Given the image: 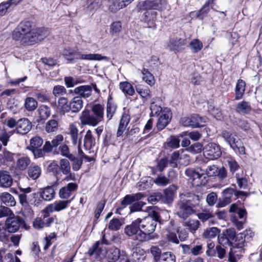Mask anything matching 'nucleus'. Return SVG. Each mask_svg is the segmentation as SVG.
Returning a JSON list of instances; mask_svg holds the SVG:
<instances>
[{
  "mask_svg": "<svg viewBox=\"0 0 262 262\" xmlns=\"http://www.w3.org/2000/svg\"><path fill=\"white\" fill-rule=\"evenodd\" d=\"M246 83L242 79L238 80L235 90V99L239 100L242 98L245 91Z\"/></svg>",
  "mask_w": 262,
  "mask_h": 262,
  "instance_id": "28",
  "label": "nucleus"
},
{
  "mask_svg": "<svg viewBox=\"0 0 262 262\" xmlns=\"http://www.w3.org/2000/svg\"><path fill=\"white\" fill-rule=\"evenodd\" d=\"M24 105L28 111L31 112L36 109L38 103L34 98L27 97L25 99Z\"/></svg>",
  "mask_w": 262,
  "mask_h": 262,
  "instance_id": "44",
  "label": "nucleus"
},
{
  "mask_svg": "<svg viewBox=\"0 0 262 262\" xmlns=\"http://www.w3.org/2000/svg\"><path fill=\"white\" fill-rule=\"evenodd\" d=\"M134 0H109L111 2L117 10L122 9L130 4Z\"/></svg>",
  "mask_w": 262,
  "mask_h": 262,
  "instance_id": "51",
  "label": "nucleus"
},
{
  "mask_svg": "<svg viewBox=\"0 0 262 262\" xmlns=\"http://www.w3.org/2000/svg\"><path fill=\"white\" fill-rule=\"evenodd\" d=\"M31 196L32 198L30 200L29 203L31 205L38 206L41 203L42 199L39 192L32 193Z\"/></svg>",
  "mask_w": 262,
  "mask_h": 262,
  "instance_id": "59",
  "label": "nucleus"
},
{
  "mask_svg": "<svg viewBox=\"0 0 262 262\" xmlns=\"http://www.w3.org/2000/svg\"><path fill=\"white\" fill-rule=\"evenodd\" d=\"M120 251L117 248H111L109 251L108 257L111 260V262H115L120 257Z\"/></svg>",
  "mask_w": 262,
  "mask_h": 262,
  "instance_id": "54",
  "label": "nucleus"
},
{
  "mask_svg": "<svg viewBox=\"0 0 262 262\" xmlns=\"http://www.w3.org/2000/svg\"><path fill=\"white\" fill-rule=\"evenodd\" d=\"M80 59L91 60H102L108 61L110 58L106 56H102L99 54H81Z\"/></svg>",
  "mask_w": 262,
  "mask_h": 262,
  "instance_id": "39",
  "label": "nucleus"
},
{
  "mask_svg": "<svg viewBox=\"0 0 262 262\" xmlns=\"http://www.w3.org/2000/svg\"><path fill=\"white\" fill-rule=\"evenodd\" d=\"M30 162L31 160L29 158L27 157H21L17 160L16 167L19 170H24L30 164Z\"/></svg>",
  "mask_w": 262,
  "mask_h": 262,
  "instance_id": "43",
  "label": "nucleus"
},
{
  "mask_svg": "<svg viewBox=\"0 0 262 262\" xmlns=\"http://www.w3.org/2000/svg\"><path fill=\"white\" fill-rule=\"evenodd\" d=\"M186 43L184 38L175 37L170 38L167 45V48L170 50H179Z\"/></svg>",
  "mask_w": 262,
  "mask_h": 262,
  "instance_id": "23",
  "label": "nucleus"
},
{
  "mask_svg": "<svg viewBox=\"0 0 262 262\" xmlns=\"http://www.w3.org/2000/svg\"><path fill=\"white\" fill-rule=\"evenodd\" d=\"M67 94L66 88L62 85H55L53 89V94L55 97L61 96Z\"/></svg>",
  "mask_w": 262,
  "mask_h": 262,
  "instance_id": "62",
  "label": "nucleus"
},
{
  "mask_svg": "<svg viewBox=\"0 0 262 262\" xmlns=\"http://www.w3.org/2000/svg\"><path fill=\"white\" fill-rule=\"evenodd\" d=\"M69 132L73 144L74 145L80 144L78 142V130L75 124H71L70 125Z\"/></svg>",
  "mask_w": 262,
  "mask_h": 262,
  "instance_id": "42",
  "label": "nucleus"
},
{
  "mask_svg": "<svg viewBox=\"0 0 262 262\" xmlns=\"http://www.w3.org/2000/svg\"><path fill=\"white\" fill-rule=\"evenodd\" d=\"M31 23L29 21H24L21 22L15 30L14 31L12 37L15 40H18L22 37V35L31 31Z\"/></svg>",
  "mask_w": 262,
  "mask_h": 262,
  "instance_id": "11",
  "label": "nucleus"
},
{
  "mask_svg": "<svg viewBox=\"0 0 262 262\" xmlns=\"http://www.w3.org/2000/svg\"><path fill=\"white\" fill-rule=\"evenodd\" d=\"M213 0H208L202 8L196 13V16L200 19H203L204 16L207 14L210 10V5L213 4Z\"/></svg>",
  "mask_w": 262,
  "mask_h": 262,
  "instance_id": "36",
  "label": "nucleus"
},
{
  "mask_svg": "<svg viewBox=\"0 0 262 262\" xmlns=\"http://www.w3.org/2000/svg\"><path fill=\"white\" fill-rule=\"evenodd\" d=\"M197 216L202 222H205L213 217L212 213L209 211L205 210L197 214Z\"/></svg>",
  "mask_w": 262,
  "mask_h": 262,
  "instance_id": "63",
  "label": "nucleus"
},
{
  "mask_svg": "<svg viewBox=\"0 0 262 262\" xmlns=\"http://www.w3.org/2000/svg\"><path fill=\"white\" fill-rule=\"evenodd\" d=\"M144 197L142 193L139 192L134 194H127L125 195L121 202L122 207H119L116 209V213H119V210L125 207L127 205L131 204L132 203L138 201Z\"/></svg>",
  "mask_w": 262,
  "mask_h": 262,
  "instance_id": "15",
  "label": "nucleus"
},
{
  "mask_svg": "<svg viewBox=\"0 0 262 262\" xmlns=\"http://www.w3.org/2000/svg\"><path fill=\"white\" fill-rule=\"evenodd\" d=\"M179 161V163L184 165H187L190 162L189 157L186 154H182L180 155L179 151H174L170 157V164L172 167L177 166V161Z\"/></svg>",
  "mask_w": 262,
  "mask_h": 262,
  "instance_id": "12",
  "label": "nucleus"
},
{
  "mask_svg": "<svg viewBox=\"0 0 262 262\" xmlns=\"http://www.w3.org/2000/svg\"><path fill=\"white\" fill-rule=\"evenodd\" d=\"M122 224L119 220L117 219H113L110 221L108 225V228L110 230L117 231L121 227Z\"/></svg>",
  "mask_w": 262,
  "mask_h": 262,
  "instance_id": "61",
  "label": "nucleus"
},
{
  "mask_svg": "<svg viewBox=\"0 0 262 262\" xmlns=\"http://www.w3.org/2000/svg\"><path fill=\"white\" fill-rule=\"evenodd\" d=\"M58 128V122L56 120L51 119L47 122L46 125V130L48 133L56 131Z\"/></svg>",
  "mask_w": 262,
  "mask_h": 262,
  "instance_id": "60",
  "label": "nucleus"
},
{
  "mask_svg": "<svg viewBox=\"0 0 262 262\" xmlns=\"http://www.w3.org/2000/svg\"><path fill=\"white\" fill-rule=\"evenodd\" d=\"M189 48L193 53H198L203 48L202 42L198 39H193L189 43Z\"/></svg>",
  "mask_w": 262,
  "mask_h": 262,
  "instance_id": "48",
  "label": "nucleus"
},
{
  "mask_svg": "<svg viewBox=\"0 0 262 262\" xmlns=\"http://www.w3.org/2000/svg\"><path fill=\"white\" fill-rule=\"evenodd\" d=\"M70 202V201L69 200L55 202L53 204L48 205L47 210L49 212L60 211L66 208Z\"/></svg>",
  "mask_w": 262,
  "mask_h": 262,
  "instance_id": "25",
  "label": "nucleus"
},
{
  "mask_svg": "<svg viewBox=\"0 0 262 262\" xmlns=\"http://www.w3.org/2000/svg\"><path fill=\"white\" fill-rule=\"evenodd\" d=\"M171 117L172 114L169 108H164L157 123L158 129L159 130L164 129L170 122Z\"/></svg>",
  "mask_w": 262,
  "mask_h": 262,
  "instance_id": "14",
  "label": "nucleus"
},
{
  "mask_svg": "<svg viewBox=\"0 0 262 262\" xmlns=\"http://www.w3.org/2000/svg\"><path fill=\"white\" fill-rule=\"evenodd\" d=\"M160 262H176V257L171 252H164L161 254Z\"/></svg>",
  "mask_w": 262,
  "mask_h": 262,
  "instance_id": "55",
  "label": "nucleus"
},
{
  "mask_svg": "<svg viewBox=\"0 0 262 262\" xmlns=\"http://www.w3.org/2000/svg\"><path fill=\"white\" fill-rule=\"evenodd\" d=\"M140 228L138 235L137 240L140 242L148 241L152 239L150 234L155 231L157 221L151 217H145L140 219Z\"/></svg>",
  "mask_w": 262,
  "mask_h": 262,
  "instance_id": "3",
  "label": "nucleus"
},
{
  "mask_svg": "<svg viewBox=\"0 0 262 262\" xmlns=\"http://www.w3.org/2000/svg\"><path fill=\"white\" fill-rule=\"evenodd\" d=\"M57 107L63 113L68 112L70 110L67 98L61 97L58 99Z\"/></svg>",
  "mask_w": 262,
  "mask_h": 262,
  "instance_id": "46",
  "label": "nucleus"
},
{
  "mask_svg": "<svg viewBox=\"0 0 262 262\" xmlns=\"http://www.w3.org/2000/svg\"><path fill=\"white\" fill-rule=\"evenodd\" d=\"M34 31L37 38V41L43 40L49 35L48 30L45 28L34 29Z\"/></svg>",
  "mask_w": 262,
  "mask_h": 262,
  "instance_id": "58",
  "label": "nucleus"
},
{
  "mask_svg": "<svg viewBox=\"0 0 262 262\" xmlns=\"http://www.w3.org/2000/svg\"><path fill=\"white\" fill-rule=\"evenodd\" d=\"M146 255V252L140 248H136L133 253V257L134 260L138 262L144 260Z\"/></svg>",
  "mask_w": 262,
  "mask_h": 262,
  "instance_id": "45",
  "label": "nucleus"
},
{
  "mask_svg": "<svg viewBox=\"0 0 262 262\" xmlns=\"http://www.w3.org/2000/svg\"><path fill=\"white\" fill-rule=\"evenodd\" d=\"M80 120L82 125H90L93 126H96L98 122L94 117V116L91 115L88 110L83 111L80 116Z\"/></svg>",
  "mask_w": 262,
  "mask_h": 262,
  "instance_id": "21",
  "label": "nucleus"
},
{
  "mask_svg": "<svg viewBox=\"0 0 262 262\" xmlns=\"http://www.w3.org/2000/svg\"><path fill=\"white\" fill-rule=\"evenodd\" d=\"M203 154L209 160L217 159L222 152L219 145L214 143H209L203 147Z\"/></svg>",
  "mask_w": 262,
  "mask_h": 262,
  "instance_id": "5",
  "label": "nucleus"
},
{
  "mask_svg": "<svg viewBox=\"0 0 262 262\" xmlns=\"http://www.w3.org/2000/svg\"><path fill=\"white\" fill-rule=\"evenodd\" d=\"M183 225L186 227L191 232H195L200 227L201 224L199 220L196 219H190L186 221Z\"/></svg>",
  "mask_w": 262,
  "mask_h": 262,
  "instance_id": "34",
  "label": "nucleus"
},
{
  "mask_svg": "<svg viewBox=\"0 0 262 262\" xmlns=\"http://www.w3.org/2000/svg\"><path fill=\"white\" fill-rule=\"evenodd\" d=\"M177 176L176 171L170 169L168 172L167 177L162 174H159L153 180V182L159 186L164 187L173 182Z\"/></svg>",
  "mask_w": 262,
  "mask_h": 262,
  "instance_id": "8",
  "label": "nucleus"
},
{
  "mask_svg": "<svg viewBox=\"0 0 262 262\" xmlns=\"http://www.w3.org/2000/svg\"><path fill=\"white\" fill-rule=\"evenodd\" d=\"M150 252L156 262L160 261L162 254L161 249L158 246H151L150 248Z\"/></svg>",
  "mask_w": 262,
  "mask_h": 262,
  "instance_id": "56",
  "label": "nucleus"
},
{
  "mask_svg": "<svg viewBox=\"0 0 262 262\" xmlns=\"http://www.w3.org/2000/svg\"><path fill=\"white\" fill-rule=\"evenodd\" d=\"M179 198L175 205L176 214L181 219L186 220L195 213L194 208L200 205V200L198 195L190 192L180 194Z\"/></svg>",
  "mask_w": 262,
  "mask_h": 262,
  "instance_id": "1",
  "label": "nucleus"
},
{
  "mask_svg": "<svg viewBox=\"0 0 262 262\" xmlns=\"http://www.w3.org/2000/svg\"><path fill=\"white\" fill-rule=\"evenodd\" d=\"M59 165L60 170L63 174L66 175L64 180L67 181L74 180L75 176L72 174L71 172L70 164L68 160L65 159L60 160Z\"/></svg>",
  "mask_w": 262,
  "mask_h": 262,
  "instance_id": "19",
  "label": "nucleus"
},
{
  "mask_svg": "<svg viewBox=\"0 0 262 262\" xmlns=\"http://www.w3.org/2000/svg\"><path fill=\"white\" fill-rule=\"evenodd\" d=\"M77 188L78 185L76 183H69L59 190V197L63 199H68L73 192L77 190Z\"/></svg>",
  "mask_w": 262,
  "mask_h": 262,
  "instance_id": "18",
  "label": "nucleus"
},
{
  "mask_svg": "<svg viewBox=\"0 0 262 262\" xmlns=\"http://www.w3.org/2000/svg\"><path fill=\"white\" fill-rule=\"evenodd\" d=\"M22 220L20 216L13 215L6 219L5 227L8 232L15 233L19 229Z\"/></svg>",
  "mask_w": 262,
  "mask_h": 262,
  "instance_id": "10",
  "label": "nucleus"
},
{
  "mask_svg": "<svg viewBox=\"0 0 262 262\" xmlns=\"http://www.w3.org/2000/svg\"><path fill=\"white\" fill-rule=\"evenodd\" d=\"M122 30V23L120 21H114L110 26V32L112 36L118 35Z\"/></svg>",
  "mask_w": 262,
  "mask_h": 262,
  "instance_id": "49",
  "label": "nucleus"
},
{
  "mask_svg": "<svg viewBox=\"0 0 262 262\" xmlns=\"http://www.w3.org/2000/svg\"><path fill=\"white\" fill-rule=\"evenodd\" d=\"M180 139L176 136H171L167 140V146L172 148H176L179 147Z\"/></svg>",
  "mask_w": 262,
  "mask_h": 262,
  "instance_id": "57",
  "label": "nucleus"
},
{
  "mask_svg": "<svg viewBox=\"0 0 262 262\" xmlns=\"http://www.w3.org/2000/svg\"><path fill=\"white\" fill-rule=\"evenodd\" d=\"M142 79L148 85L152 86L155 83L154 76L147 69H143L142 71Z\"/></svg>",
  "mask_w": 262,
  "mask_h": 262,
  "instance_id": "47",
  "label": "nucleus"
},
{
  "mask_svg": "<svg viewBox=\"0 0 262 262\" xmlns=\"http://www.w3.org/2000/svg\"><path fill=\"white\" fill-rule=\"evenodd\" d=\"M0 200L2 203L7 206H14L16 204L14 197L8 192H3L0 195Z\"/></svg>",
  "mask_w": 262,
  "mask_h": 262,
  "instance_id": "29",
  "label": "nucleus"
},
{
  "mask_svg": "<svg viewBox=\"0 0 262 262\" xmlns=\"http://www.w3.org/2000/svg\"><path fill=\"white\" fill-rule=\"evenodd\" d=\"M119 88L125 95L133 96L135 94L133 86L127 81L121 82L119 83Z\"/></svg>",
  "mask_w": 262,
  "mask_h": 262,
  "instance_id": "37",
  "label": "nucleus"
},
{
  "mask_svg": "<svg viewBox=\"0 0 262 262\" xmlns=\"http://www.w3.org/2000/svg\"><path fill=\"white\" fill-rule=\"evenodd\" d=\"M252 110V107L249 102L243 101L239 102L236 107V111L240 114H246L249 113Z\"/></svg>",
  "mask_w": 262,
  "mask_h": 262,
  "instance_id": "33",
  "label": "nucleus"
},
{
  "mask_svg": "<svg viewBox=\"0 0 262 262\" xmlns=\"http://www.w3.org/2000/svg\"><path fill=\"white\" fill-rule=\"evenodd\" d=\"M95 140L93 137L92 132L91 130H88L84 137L83 141V146L85 150H90L93 146H94Z\"/></svg>",
  "mask_w": 262,
  "mask_h": 262,
  "instance_id": "30",
  "label": "nucleus"
},
{
  "mask_svg": "<svg viewBox=\"0 0 262 262\" xmlns=\"http://www.w3.org/2000/svg\"><path fill=\"white\" fill-rule=\"evenodd\" d=\"M78 154L80 156V158H75L73 156V159H70L73 161L72 164V168L75 171H77L80 168L82 164L83 159H85L88 162H91L93 160V158L90 157L84 154L82 150L80 144H79L78 145Z\"/></svg>",
  "mask_w": 262,
  "mask_h": 262,
  "instance_id": "13",
  "label": "nucleus"
},
{
  "mask_svg": "<svg viewBox=\"0 0 262 262\" xmlns=\"http://www.w3.org/2000/svg\"><path fill=\"white\" fill-rule=\"evenodd\" d=\"M206 121L198 115L194 114L190 117H185L181 119V122L184 126L199 127L204 125Z\"/></svg>",
  "mask_w": 262,
  "mask_h": 262,
  "instance_id": "7",
  "label": "nucleus"
},
{
  "mask_svg": "<svg viewBox=\"0 0 262 262\" xmlns=\"http://www.w3.org/2000/svg\"><path fill=\"white\" fill-rule=\"evenodd\" d=\"M222 136L236 152L241 155L245 154V148L243 143L234 133L224 130L222 133Z\"/></svg>",
  "mask_w": 262,
  "mask_h": 262,
  "instance_id": "4",
  "label": "nucleus"
},
{
  "mask_svg": "<svg viewBox=\"0 0 262 262\" xmlns=\"http://www.w3.org/2000/svg\"><path fill=\"white\" fill-rule=\"evenodd\" d=\"M234 193L235 197H237L241 195H245V192L241 191H237L235 192L234 189L231 188H228L225 189L223 191V200L220 201L218 203L217 207L219 208L223 207L231 203L232 201V197Z\"/></svg>",
  "mask_w": 262,
  "mask_h": 262,
  "instance_id": "6",
  "label": "nucleus"
},
{
  "mask_svg": "<svg viewBox=\"0 0 262 262\" xmlns=\"http://www.w3.org/2000/svg\"><path fill=\"white\" fill-rule=\"evenodd\" d=\"M140 223V219L138 218L133 221L130 225L126 226L124 229L125 234L129 236L135 235V238L137 240L139 231H141Z\"/></svg>",
  "mask_w": 262,
  "mask_h": 262,
  "instance_id": "17",
  "label": "nucleus"
},
{
  "mask_svg": "<svg viewBox=\"0 0 262 262\" xmlns=\"http://www.w3.org/2000/svg\"><path fill=\"white\" fill-rule=\"evenodd\" d=\"M92 111L94 114V117L99 123L103 119L104 107L100 104H95L92 107Z\"/></svg>",
  "mask_w": 262,
  "mask_h": 262,
  "instance_id": "32",
  "label": "nucleus"
},
{
  "mask_svg": "<svg viewBox=\"0 0 262 262\" xmlns=\"http://www.w3.org/2000/svg\"><path fill=\"white\" fill-rule=\"evenodd\" d=\"M58 185L57 181L54 182L52 186H47L39 190V193L42 200L46 201L52 200L55 196V192L53 186Z\"/></svg>",
  "mask_w": 262,
  "mask_h": 262,
  "instance_id": "20",
  "label": "nucleus"
},
{
  "mask_svg": "<svg viewBox=\"0 0 262 262\" xmlns=\"http://www.w3.org/2000/svg\"><path fill=\"white\" fill-rule=\"evenodd\" d=\"M32 128V123L27 118H21L17 120L15 132L17 134L25 135L28 133Z\"/></svg>",
  "mask_w": 262,
  "mask_h": 262,
  "instance_id": "16",
  "label": "nucleus"
},
{
  "mask_svg": "<svg viewBox=\"0 0 262 262\" xmlns=\"http://www.w3.org/2000/svg\"><path fill=\"white\" fill-rule=\"evenodd\" d=\"M185 174L191 180L193 185L198 186L204 184L206 182V177L203 173H200L193 169H187L185 171Z\"/></svg>",
  "mask_w": 262,
  "mask_h": 262,
  "instance_id": "9",
  "label": "nucleus"
},
{
  "mask_svg": "<svg viewBox=\"0 0 262 262\" xmlns=\"http://www.w3.org/2000/svg\"><path fill=\"white\" fill-rule=\"evenodd\" d=\"M92 87L90 85H81L76 88L74 93L84 98H88L91 95Z\"/></svg>",
  "mask_w": 262,
  "mask_h": 262,
  "instance_id": "26",
  "label": "nucleus"
},
{
  "mask_svg": "<svg viewBox=\"0 0 262 262\" xmlns=\"http://www.w3.org/2000/svg\"><path fill=\"white\" fill-rule=\"evenodd\" d=\"M220 230L216 227H209L206 228L203 233L202 236L207 239L214 238L219 234Z\"/></svg>",
  "mask_w": 262,
  "mask_h": 262,
  "instance_id": "38",
  "label": "nucleus"
},
{
  "mask_svg": "<svg viewBox=\"0 0 262 262\" xmlns=\"http://www.w3.org/2000/svg\"><path fill=\"white\" fill-rule=\"evenodd\" d=\"M83 106V101L80 97H75L70 103V110L73 112L77 113L80 111Z\"/></svg>",
  "mask_w": 262,
  "mask_h": 262,
  "instance_id": "31",
  "label": "nucleus"
},
{
  "mask_svg": "<svg viewBox=\"0 0 262 262\" xmlns=\"http://www.w3.org/2000/svg\"><path fill=\"white\" fill-rule=\"evenodd\" d=\"M38 111L40 118L41 119H47L51 114L50 108L46 105H40L38 110Z\"/></svg>",
  "mask_w": 262,
  "mask_h": 262,
  "instance_id": "53",
  "label": "nucleus"
},
{
  "mask_svg": "<svg viewBox=\"0 0 262 262\" xmlns=\"http://www.w3.org/2000/svg\"><path fill=\"white\" fill-rule=\"evenodd\" d=\"M13 183V179L7 171H0V187L9 188Z\"/></svg>",
  "mask_w": 262,
  "mask_h": 262,
  "instance_id": "24",
  "label": "nucleus"
},
{
  "mask_svg": "<svg viewBox=\"0 0 262 262\" xmlns=\"http://www.w3.org/2000/svg\"><path fill=\"white\" fill-rule=\"evenodd\" d=\"M43 143V140L39 136H35L32 138L30 141V146L27 149H33V148H38L41 146Z\"/></svg>",
  "mask_w": 262,
  "mask_h": 262,
  "instance_id": "50",
  "label": "nucleus"
},
{
  "mask_svg": "<svg viewBox=\"0 0 262 262\" xmlns=\"http://www.w3.org/2000/svg\"><path fill=\"white\" fill-rule=\"evenodd\" d=\"M129 121V115L126 113L123 114L121 118L119 127L117 133V136L118 137H120L122 135Z\"/></svg>",
  "mask_w": 262,
  "mask_h": 262,
  "instance_id": "27",
  "label": "nucleus"
},
{
  "mask_svg": "<svg viewBox=\"0 0 262 262\" xmlns=\"http://www.w3.org/2000/svg\"><path fill=\"white\" fill-rule=\"evenodd\" d=\"M217 245L225 247L232 246V243L230 241V239L227 237L224 233L220 234L217 237Z\"/></svg>",
  "mask_w": 262,
  "mask_h": 262,
  "instance_id": "52",
  "label": "nucleus"
},
{
  "mask_svg": "<svg viewBox=\"0 0 262 262\" xmlns=\"http://www.w3.org/2000/svg\"><path fill=\"white\" fill-rule=\"evenodd\" d=\"M177 189L176 186L172 185L164 190L165 197L168 203H171L173 201Z\"/></svg>",
  "mask_w": 262,
  "mask_h": 262,
  "instance_id": "41",
  "label": "nucleus"
},
{
  "mask_svg": "<svg viewBox=\"0 0 262 262\" xmlns=\"http://www.w3.org/2000/svg\"><path fill=\"white\" fill-rule=\"evenodd\" d=\"M202 149H203V145L200 143L197 142L188 147L187 148V150L195 154L201 152Z\"/></svg>",
  "mask_w": 262,
  "mask_h": 262,
  "instance_id": "64",
  "label": "nucleus"
},
{
  "mask_svg": "<svg viewBox=\"0 0 262 262\" xmlns=\"http://www.w3.org/2000/svg\"><path fill=\"white\" fill-rule=\"evenodd\" d=\"M21 44L25 45H32L37 42V38L35 36L34 29L22 35V37L19 39Z\"/></svg>",
  "mask_w": 262,
  "mask_h": 262,
  "instance_id": "22",
  "label": "nucleus"
},
{
  "mask_svg": "<svg viewBox=\"0 0 262 262\" xmlns=\"http://www.w3.org/2000/svg\"><path fill=\"white\" fill-rule=\"evenodd\" d=\"M138 7L141 10L147 11L144 13V16L147 21L153 20L157 15L155 11L149 12L148 10H156L162 11L165 9V3L163 0H141L139 2Z\"/></svg>",
  "mask_w": 262,
  "mask_h": 262,
  "instance_id": "2",
  "label": "nucleus"
},
{
  "mask_svg": "<svg viewBox=\"0 0 262 262\" xmlns=\"http://www.w3.org/2000/svg\"><path fill=\"white\" fill-rule=\"evenodd\" d=\"M41 173V168L37 165L31 166L28 170V176L32 180H36L38 178Z\"/></svg>",
  "mask_w": 262,
  "mask_h": 262,
  "instance_id": "40",
  "label": "nucleus"
},
{
  "mask_svg": "<svg viewBox=\"0 0 262 262\" xmlns=\"http://www.w3.org/2000/svg\"><path fill=\"white\" fill-rule=\"evenodd\" d=\"M136 90L141 98L145 100L149 99L152 96L150 90L146 86L138 85L136 86Z\"/></svg>",
  "mask_w": 262,
  "mask_h": 262,
  "instance_id": "35",
  "label": "nucleus"
}]
</instances>
